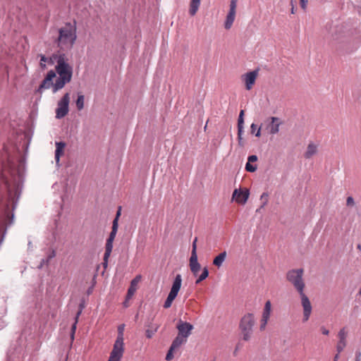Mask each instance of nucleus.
Returning a JSON list of instances; mask_svg holds the SVG:
<instances>
[{"label":"nucleus","mask_w":361,"mask_h":361,"mask_svg":"<svg viewBox=\"0 0 361 361\" xmlns=\"http://www.w3.org/2000/svg\"><path fill=\"white\" fill-rule=\"evenodd\" d=\"M295 11V5L291 6V13L294 14Z\"/></svg>","instance_id":"603ef678"},{"label":"nucleus","mask_w":361,"mask_h":361,"mask_svg":"<svg viewBox=\"0 0 361 361\" xmlns=\"http://www.w3.org/2000/svg\"><path fill=\"white\" fill-rule=\"evenodd\" d=\"M304 271L302 269H292L286 274L287 280L294 286L300 295L301 305L303 309L302 321H308L312 314V305L308 297L305 293V283L303 279Z\"/></svg>","instance_id":"f03ea898"},{"label":"nucleus","mask_w":361,"mask_h":361,"mask_svg":"<svg viewBox=\"0 0 361 361\" xmlns=\"http://www.w3.org/2000/svg\"><path fill=\"white\" fill-rule=\"evenodd\" d=\"M56 75L54 71H49L47 74L46 77L44 78V79L42 80L40 85L39 86L37 92L41 93L43 90L51 88L52 92L54 93V82H53V80L56 78Z\"/></svg>","instance_id":"f8f14e48"},{"label":"nucleus","mask_w":361,"mask_h":361,"mask_svg":"<svg viewBox=\"0 0 361 361\" xmlns=\"http://www.w3.org/2000/svg\"><path fill=\"white\" fill-rule=\"evenodd\" d=\"M271 311V304L269 300H267L265 302L262 315V319L260 321L259 329L261 331H264L265 329L267 322L269 321V319L270 317Z\"/></svg>","instance_id":"dca6fc26"},{"label":"nucleus","mask_w":361,"mask_h":361,"mask_svg":"<svg viewBox=\"0 0 361 361\" xmlns=\"http://www.w3.org/2000/svg\"><path fill=\"white\" fill-rule=\"evenodd\" d=\"M176 349H172L171 347H170L166 355V360L167 361H171L173 358V352Z\"/></svg>","instance_id":"e433bc0d"},{"label":"nucleus","mask_w":361,"mask_h":361,"mask_svg":"<svg viewBox=\"0 0 361 361\" xmlns=\"http://www.w3.org/2000/svg\"><path fill=\"white\" fill-rule=\"evenodd\" d=\"M178 329V335L185 338L186 339L191 334L193 326L187 322L179 320L176 326Z\"/></svg>","instance_id":"ddd939ff"},{"label":"nucleus","mask_w":361,"mask_h":361,"mask_svg":"<svg viewBox=\"0 0 361 361\" xmlns=\"http://www.w3.org/2000/svg\"><path fill=\"white\" fill-rule=\"evenodd\" d=\"M65 147V142H56L55 160L57 164L59 162L61 157L63 155Z\"/></svg>","instance_id":"a211bd4d"},{"label":"nucleus","mask_w":361,"mask_h":361,"mask_svg":"<svg viewBox=\"0 0 361 361\" xmlns=\"http://www.w3.org/2000/svg\"><path fill=\"white\" fill-rule=\"evenodd\" d=\"M300 6L303 10H305L307 8V4L308 2V0H300Z\"/></svg>","instance_id":"c03bdc74"},{"label":"nucleus","mask_w":361,"mask_h":361,"mask_svg":"<svg viewBox=\"0 0 361 361\" xmlns=\"http://www.w3.org/2000/svg\"><path fill=\"white\" fill-rule=\"evenodd\" d=\"M39 57H40L39 66L42 69L46 68L47 64L52 65L54 63V61H53L52 58H47L42 54H40Z\"/></svg>","instance_id":"b1692460"},{"label":"nucleus","mask_w":361,"mask_h":361,"mask_svg":"<svg viewBox=\"0 0 361 361\" xmlns=\"http://www.w3.org/2000/svg\"><path fill=\"white\" fill-rule=\"evenodd\" d=\"M187 339L183 336L177 335L175 339L173 341L171 347L172 349H178L181 345L186 343Z\"/></svg>","instance_id":"412c9836"},{"label":"nucleus","mask_w":361,"mask_h":361,"mask_svg":"<svg viewBox=\"0 0 361 361\" xmlns=\"http://www.w3.org/2000/svg\"><path fill=\"white\" fill-rule=\"evenodd\" d=\"M128 300H127V297H126V300H125V301H124V302H123V305H124L125 307H126L129 306V305H128Z\"/></svg>","instance_id":"09e8293b"},{"label":"nucleus","mask_w":361,"mask_h":361,"mask_svg":"<svg viewBox=\"0 0 361 361\" xmlns=\"http://www.w3.org/2000/svg\"><path fill=\"white\" fill-rule=\"evenodd\" d=\"M243 126L238 125V138L239 145L243 146V143L242 142V134L243 133Z\"/></svg>","instance_id":"72a5a7b5"},{"label":"nucleus","mask_w":361,"mask_h":361,"mask_svg":"<svg viewBox=\"0 0 361 361\" xmlns=\"http://www.w3.org/2000/svg\"><path fill=\"white\" fill-rule=\"evenodd\" d=\"M55 256H56V251L54 249L49 250V253L47 255V259H43L42 260V263L46 264H49L50 260L52 258L55 257Z\"/></svg>","instance_id":"7c9ffc66"},{"label":"nucleus","mask_w":361,"mask_h":361,"mask_svg":"<svg viewBox=\"0 0 361 361\" xmlns=\"http://www.w3.org/2000/svg\"><path fill=\"white\" fill-rule=\"evenodd\" d=\"M250 192L247 188L243 190L240 189H235L233 192L232 198L237 203L244 204L247 201Z\"/></svg>","instance_id":"4468645a"},{"label":"nucleus","mask_w":361,"mask_h":361,"mask_svg":"<svg viewBox=\"0 0 361 361\" xmlns=\"http://www.w3.org/2000/svg\"><path fill=\"white\" fill-rule=\"evenodd\" d=\"M123 326H120L118 327V335L121 334V332L123 334Z\"/></svg>","instance_id":"3c124183"},{"label":"nucleus","mask_w":361,"mask_h":361,"mask_svg":"<svg viewBox=\"0 0 361 361\" xmlns=\"http://www.w3.org/2000/svg\"><path fill=\"white\" fill-rule=\"evenodd\" d=\"M346 204L348 207H353L355 204L354 200L352 197H348L346 200Z\"/></svg>","instance_id":"79ce46f5"},{"label":"nucleus","mask_w":361,"mask_h":361,"mask_svg":"<svg viewBox=\"0 0 361 361\" xmlns=\"http://www.w3.org/2000/svg\"><path fill=\"white\" fill-rule=\"evenodd\" d=\"M76 22L67 23L59 28V36L56 40L57 46L61 50H70L73 47L77 39Z\"/></svg>","instance_id":"20e7f679"},{"label":"nucleus","mask_w":361,"mask_h":361,"mask_svg":"<svg viewBox=\"0 0 361 361\" xmlns=\"http://www.w3.org/2000/svg\"><path fill=\"white\" fill-rule=\"evenodd\" d=\"M111 252H109V254L106 255V250L105 249V252L104 255V262H103V266L104 268H106L108 264V259L111 255Z\"/></svg>","instance_id":"4c0bfd02"},{"label":"nucleus","mask_w":361,"mask_h":361,"mask_svg":"<svg viewBox=\"0 0 361 361\" xmlns=\"http://www.w3.org/2000/svg\"><path fill=\"white\" fill-rule=\"evenodd\" d=\"M339 354L340 353H336V355L334 356V361H338V358H339Z\"/></svg>","instance_id":"8fccbe9b"},{"label":"nucleus","mask_w":361,"mask_h":361,"mask_svg":"<svg viewBox=\"0 0 361 361\" xmlns=\"http://www.w3.org/2000/svg\"><path fill=\"white\" fill-rule=\"evenodd\" d=\"M282 124V121L278 117L271 116L267 118L262 123L264 130L270 135H275L279 133V127Z\"/></svg>","instance_id":"6e6552de"},{"label":"nucleus","mask_w":361,"mask_h":361,"mask_svg":"<svg viewBox=\"0 0 361 361\" xmlns=\"http://www.w3.org/2000/svg\"><path fill=\"white\" fill-rule=\"evenodd\" d=\"M255 324V316L252 313L245 314L240 319L239 329L244 341H247L251 338Z\"/></svg>","instance_id":"39448f33"},{"label":"nucleus","mask_w":361,"mask_h":361,"mask_svg":"<svg viewBox=\"0 0 361 361\" xmlns=\"http://www.w3.org/2000/svg\"><path fill=\"white\" fill-rule=\"evenodd\" d=\"M238 0H231L229 5V11L226 15V20L224 22V27L226 30H230L235 18L236 8Z\"/></svg>","instance_id":"9d476101"},{"label":"nucleus","mask_w":361,"mask_h":361,"mask_svg":"<svg viewBox=\"0 0 361 361\" xmlns=\"http://www.w3.org/2000/svg\"><path fill=\"white\" fill-rule=\"evenodd\" d=\"M263 125L262 124L260 127H257V125L255 123H252L250 126V133L252 134H255L256 137H259L261 136V131L262 129Z\"/></svg>","instance_id":"a878e982"},{"label":"nucleus","mask_w":361,"mask_h":361,"mask_svg":"<svg viewBox=\"0 0 361 361\" xmlns=\"http://www.w3.org/2000/svg\"><path fill=\"white\" fill-rule=\"evenodd\" d=\"M123 334L121 332L114 344L113 350L110 353L108 361H121L124 352Z\"/></svg>","instance_id":"0eeeda50"},{"label":"nucleus","mask_w":361,"mask_h":361,"mask_svg":"<svg viewBox=\"0 0 361 361\" xmlns=\"http://www.w3.org/2000/svg\"><path fill=\"white\" fill-rule=\"evenodd\" d=\"M245 169L249 172H255L257 170V166L251 164L250 162H247L245 165Z\"/></svg>","instance_id":"c9c22d12"},{"label":"nucleus","mask_w":361,"mask_h":361,"mask_svg":"<svg viewBox=\"0 0 361 361\" xmlns=\"http://www.w3.org/2000/svg\"><path fill=\"white\" fill-rule=\"evenodd\" d=\"M190 269L194 276H197L198 272L200 270L201 266L200 263L189 264Z\"/></svg>","instance_id":"c756f323"},{"label":"nucleus","mask_w":361,"mask_h":361,"mask_svg":"<svg viewBox=\"0 0 361 361\" xmlns=\"http://www.w3.org/2000/svg\"><path fill=\"white\" fill-rule=\"evenodd\" d=\"M258 75V71H253L248 72L242 75V79L245 82V88L247 90H250L255 83L256 79Z\"/></svg>","instance_id":"2eb2a0df"},{"label":"nucleus","mask_w":361,"mask_h":361,"mask_svg":"<svg viewBox=\"0 0 361 361\" xmlns=\"http://www.w3.org/2000/svg\"><path fill=\"white\" fill-rule=\"evenodd\" d=\"M209 276V271L207 267H204L202 270V274L200 275L198 279L196 280L195 283L198 284L205 279H207Z\"/></svg>","instance_id":"cd10ccee"},{"label":"nucleus","mask_w":361,"mask_h":361,"mask_svg":"<svg viewBox=\"0 0 361 361\" xmlns=\"http://www.w3.org/2000/svg\"><path fill=\"white\" fill-rule=\"evenodd\" d=\"M141 280V276H136L130 282V287L127 293V300H130L137 289V285Z\"/></svg>","instance_id":"f3484780"},{"label":"nucleus","mask_w":361,"mask_h":361,"mask_svg":"<svg viewBox=\"0 0 361 361\" xmlns=\"http://www.w3.org/2000/svg\"><path fill=\"white\" fill-rule=\"evenodd\" d=\"M187 339L183 336L177 335L175 339L173 341L171 347L172 349H178L181 345L186 343Z\"/></svg>","instance_id":"4be33fe9"},{"label":"nucleus","mask_w":361,"mask_h":361,"mask_svg":"<svg viewBox=\"0 0 361 361\" xmlns=\"http://www.w3.org/2000/svg\"><path fill=\"white\" fill-rule=\"evenodd\" d=\"M257 161V157L256 155H251L248 157V161L247 162H255Z\"/></svg>","instance_id":"37998d69"},{"label":"nucleus","mask_w":361,"mask_h":361,"mask_svg":"<svg viewBox=\"0 0 361 361\" xmlns=\"http://www.w3.org/2000/svg\"><path fill=\"white\" fill-rule=\"evenodd\" d=\"M200 0H191L190 3L189 13L190 16H195L200 7Z\"/></svg>","instance_id":"6ab92c4d"},{"label":"nucleus","mask_w":361,"mask_h":361,"mask_svg":"<svg viewBox=\"0 0 361 361\" xmlns=\"http://www.w3.org/2000/svg\"><path fill=\"white\" fill-rule=\"evenodd\" d=\"M5 230L6 229L4 228V224L0 225V238H1L0 243H1L3 240Z\"/></svg>","instance_id":"a19ab883"},{"label":"nucleus","mask_w":361,"mask_h":361,"mask_svg":"<svg viewBox=\"0 0 361 361\" xmlns=\"http://www.w3.org/2000/svg\"><path fill=\"white\" fill-rule=\"evenodd\" d=\"M321 331L324 335H328L329 334V331L324 326L321 327Z\"/></svg>","instance_id":"49530a36"},{"label":"nucleus","mask_w":361,"mask_h":361,"mask_svg":"<svg viewBox=\"0 0 361 361\" xmlns=\"http://www.w3.org/2000/svg\"><path fill=\"white\" fill-rule=\"evenodd\" d=\"M244 111L241 110L238 116V125L244 126Z\"/></svg>","instance_id":"58836bf2"},{"label":"nucleus","mask_w":361,"mask_h":361,"mask_svg":"<svg viewBox=\"0 0 361 361\" xmlns=\"http://www.w3.org/2000/svg\"><path fill=\"white\" fill-rule=\"evenodd\" d=\"M260 200L262 201L261 208H263L268 202V194L266 192L262 193Z\"/></svg>","instance_id":"f704fd0d"},{"label":"nucleus","mask_w":361,"mask_h":361,"mask_svg":"<svg viewBox=\"0 0 361 361\" xmlns=\"http://www.w3.org/2000/svg\"><path fill=\"white\" fill-rule=\"evenodd\" d=\"M197 238L196 237L193 242H192V250L197 251Z\"/></svg>","instance_id":"a18cd8bd"},{"label":"nucleus","mask_w":361,"mask_h":361,"mask_svg":"<svg viewBox=\"0 0 361 361\" xmlns=\"http://www.w3.org/2000/svg\"><path fill=\"white\" fill-rule=\"evenodd\" d=\"M360 360H361V352H357L355 354V361H360Z\"/></svg>","instance_id":"de8ad7c7"},{"label":"nucleus","mask_w":361,"mask_h":361,"mask_svg":"<svg viewBox=\"0 0 361 361\" xmlns=\"http://www.w3.org/2000/svg\"><path fill=\"white\" fill-rule=\"evenodd\" d=\"M182 285V276L180 274H177L174 279V281L172 284V287L171 290L167 296L166 300L164 302V307L166 309L169 308L173 301L177 297L178 293L181 288Z\"/></svg>","instance_id":"423d86ee"},{"label":"nucleus","mask_w":361,"mask_h":361,"mask_svg":"<svg viewBox=\"0 0 361 361\" xmlns=\"http://www.w3.org/2000/svg\"><path fill=\"white\" fill-rule=\"evenodd\" d=\"M347 345V341L339 340L336 344V351L338 353H341Z\"/></svg>","instance_id":"c85d7f7f"},{"label":"nucleus","mask_w":361,"mask_h":361,"mask_svg":"<svg viewBox=\"0 0 361 361\" xmlns=\"http://www.w3.org/2000/svg\"><path fill=\"white\" fill-rule=\"evenodd\" d=\"M81 312L82 310H79L75 316V322L74 324L72 325V327H71V339L73 340L74 339V335H75V330H76V326H77V323H78V318L81 314Z\"/></svg>","instance_id":"bb28decb"},{"label":"nucleus","mask_w":361,"mask_h":361,"mask_svg":"<svg viewBox=\"0 0 361 361\" xmlns=\"http://www.w3.org/2000/svg\"><path fill=\"white\" fill-rule=\"evenodd\" d=\"M226 257V252H222L217 255L213 260V264L217 267H220Z\"/></svg>","instance_id":"5701e85b"},{"label":"nucleus","mask_w":361,"mask_h":361,"mask_svg":"<svg viewBox=\"0 0 361 361\" xmlns=\"http://www.w3.org/2000/svg\"><path fill=\"white\" fill-rule=\"evenodd\" d=\"M70 102V94L66 93L58 102V107L56 109V117L63 118L68 113V105Z\"/></svg>","instance_id":"1a4fd4ad"},{"label":"nucleus","mask_w":361,"mask_h":361,"mask_svg":"<svg viewBox=\"0 0 361 361\" xmlns=\"http://www.w3.org/2000/svg\"><path fill=\"white\" fill-rule=\"evenodd\" d=\"M120 215V211L117 212L116 217L113 221L112 228L111 231L110 233V235L106 240L105 249L106 250V255L109 254V252H112L113 249V242L115 239L117 230H118V218Z\"/></svg>","instance_id":"9b49d317"},{"label":"nucleus","mask_w":361,"mask_h":361,"mask_svg":"<svg viewBox=\"0 0 361 361\" xmlns=\"http://www.w3.org/2000/svg\"><path fill=\"white\" fill-rule=\"evenodd\" d=\"M2 164L1 190H6V196L2 200V207L7 219L10 218L11 209H13L20 195L25 162L20 152L10 145L4 147L0 152Z\"/></svg>","instance_id":"f257e3e1"},{"label":"nucleus","mask_w":361,"mask_h":361,"mask_svg":"<svg viewBox=\"0 0 361 361\" xmlns=\"http://www.w3.org/2000/svg\"><path fill=\"white\" fill-rule=\"evenodd\" d=\"M85 97L81 93H78V98L75 101V105L78 111H81L84 108Z\"/></svg>","instance_id":"393cba45"},{"label":"nucleus","mask_w":361,"mask_h":361,"mask_svg":"<svg viewBox=\"0 0 361 361\" xmlns=\"http://www.w3.org/2000/svg\"><path fill=\"white\" fill-rule=\"evenodd\" d=\"M295 0H290V5L291 6L295 5Z\"/></svg>","instance_id":"864d4df0"},{"label":"nucleus","mask_w":361,"mask_h":361,"mask_svg":"<svg viewBox=\"0 0 361 361\" xmlns=\"http://www.w3.org/2000/svg\"><path fill=\"white\" fill-rule=\"evenodd\" d=\"M157 331V328H156L154 330L147 329L145 331V335H146L147 338H151Z\"/></svg>","instance_id":"ea45409f"},{"label":"nucleus","mask_w":361,"mask_h":361,"mask_svg":"<svg viewBox=\"0 0 361 361\" xmlns=\"http://www.w3.org/2000/svg\"><path fill=\"white\" fill-rule=\"evenodd\" d=\"M348 331L345 328H342L338 333V338L339 340L347 341Z\"/></svg>","instance_id":"2f4dec72"},{"label":"nucleus","mask_w":361,"mask_h":361,"mask_svg":"<svg viewBox=\"0 0 361 361\" xmlns=\"http://www.w3.org/2000/svg\"><path fill=\"white\" fill-rule=\"evenodd\" d=\"M54 58L56 61L55 73L59 75L54 82V93H56L71 81L73 67L68 63V59L64 54H57Z\"/></svg>","instance_id":"7ed1b4c3"},{"label":"nucleus","mask_w":361,"mask_h":361,"mask_svg":"<svg viewBox=\"0 0 361 361\" xmlns=\"http://www.w3.org/2000/svg\"><path fill=\"white\" fill-rule=\"evenodd\" d=\"M317 152V147L313 143H310L307 146V150L305 153V157L306 159L311 158Z\"/></svg>","instance_id":"aec40b11"},{"label":"nucleus","mask_w":361,"mask_h":361,"mask_svg":"<svg viewBox=\"0 0 361 361\" xmlns=\"http://www.w3.org/2000/svg\"><path fill=\"white\" fill-rule=\"evenodd\" d=\"M197 263H199L198 259H197V251L192 250L191 256H190V260H189V264H197Z\"/></svg>","instance_id":"473e14b6"}]
</instances>
